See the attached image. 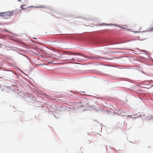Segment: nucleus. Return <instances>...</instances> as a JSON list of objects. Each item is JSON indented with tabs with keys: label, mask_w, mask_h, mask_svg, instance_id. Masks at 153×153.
I'll return each mask as SVG.
<instances>
[{
	"label": "nucleus",
	"mask_w": 153,
	"mask_h": 153,
	"mask_svg": "<svg viewBox=\"0 0 153 153\" xmlns=\"http://www.w3.org/2000/svg\"><path fill=\"white\" fill-rule=\"evenodd\" d=\"M46 69L48 70H51V69L50 68H46Z\"/></svg>",
	"instance_id": "nucleus-12"
},
{
	"label": "nucleus",
	"mask_w": 153,
	"mask_h": 153,
	"mask_svg": "<svg viewBox=\"0 0 153 153\" xmlns=\"http://www.w3.org/2000/svg\"><path fill=\"white\" fill-rule=\"evenodd\" d=\"M95 58H97V59H102V58L100 56H99V57H96ZM105 57L102 58V59H105Z\"/></svg>",
	"instance_id": "nucleus-8"
},
{
	"label": "nucleus",
	"mask_w": 153,
	"mask_h": 153,
	"mask_svg": "<svg viewBox=\"0 0 153 153\" xmlns=\"http://www.w3.org/2000/svg\"><path fill=\"white\" fill-rule=\"evenodd\" d=\"M150 30L152 31H153V27L151 28Z\"/></svg>",
	"instance_id": "nucleus-10"
},
{
	"label": "nucleus",
	"mask_w": 153,
	"mask_h": 153,
	"mask_svg": "<svg viewBox=\"0 0 153 153\" xmlns=\"http://www.w3.org/2000/svg\"><path fill=\"white\" fill-rule=\"evenodd\" d=\"M108 53H111V52H108Z\"/></svg>",
	"instance_id": "nucleus-14"
},
{
	"label": "nucleus",
	"mask_w": 153,
	"mask_h": 153,
	"mask_svg": "<svg viewBox=\"0 0 153 153\" xmlns=\"http://www.w3.org/2000/svg\"><path fill=\"white\" fill-rule=\"evenodd\" d=\"M149 118H152V119H153V117H151V116H149Z\"/></svg>",
	"instance_id": "nucleus-11"
},
{
	"label": "nucleus",
	"mask_w": 153,
	"mask_h": 153,
	"mask_svg": "<svg viewBox=\"0 0 153 153\" xmlns=\"http://www.w3.org/2000/svg\"><path fill=\"white\" fill-rule=\"evenodd\" d=\"M21 0H18V1H21Z\"/></svg>",
	"instance_id": "nucleus-13"
},
{
	"label": "nucleus",
	"mask_w": 153,
	"mask_h": 153,
	"mask_svg": "<svg viewBox=\"0 0 153 153\" xmlns=\"http://www.w3.org/2000/svg\"><path fill=\"white\" fill-rule=\"evenodd\" d=\"M3 13H1L0 12V16H3Z\"/></svg>",
	"instance_id": "nucleus-9"
},
{
	"label": "nucleus",
	"mask_w": 153,
	"mask_h": 153,
	"mask_svg": "<svg viewBox=\"0 0 153 153\" xmlns=\"http://www.w3.org/2000/svg\"><path fill=\"white\" fill-rule=\"evenodd\" d=\"M65 54L67 55H79L80 56H84L83 55H82L80 53H76L75 52H67L65 53Z\"/></svg>",
	"instance_id": "nucleus-3"
},
{
	"label": "nucleus",
	"mask_w": 153,
	"mask_h": 153,
	"mask_svg": "<svg viewBox=\"0 0 153 153\" xmlns=\"http://www.w3.org/2000/svg\"><path fill=\"white\" fill-rule=\"evenodd\" d=\"M23 6H24V5H22L21 6V7L22 8V10H25V9H27V8H28L29 7H23Z\"/></svg>",
	"instance_id": "nucleus-6"
},
{
	"label": "nucleus",
	"mask_w": 153,
	"mask_h": 153,
	"mask_svg": "<svg viewBox=\"0 0 153 153\" xmlns=\"http://www.w3.org/2000/svg\"><path fill=\"white\" fill-rule=\"evenodd\" d=\"M140 115H138L137 114H136L135 115H134L133 116L134 117H132L134 118H136V117H140Z\"/></svg>",
	"instance_id": "nucleus-5"
},
{
	"label": "nucleus",
	"mask_w": 153,
	"mask_h": 153,
	"mask_svg": "<svg viewBox=\"0 0 153 153\" xmlns=\"http://www.w3.org/2000/svg\"><path fill=\"white\" fill-rule=\"evenodd\" d=\"M3 17L5 19H7L11 17L13 14V12L12 11H8L3 12Z\"/></svg>",
	"instance_id": "nucleus-2"
},
{
	"label": "nucleus",
	"mask_w": 153,
	"mask_h": 153,
	"mask_svg": "<svg viewBox=\"0 0 153 153\" xmlns=\"http://www.w3.org/2000/svg\"><path fill=\"white\" fill-rule=\"evenodd\" d=\"M130 27L131 28V30L135 32H142V27L139 25L134 24L131 25Z\"/></svg>",
	"instance_id": "nucleus-1"
},
{
	"label": "nucleus",
	"mask_w": 153,
	"mask_h": 153,
	"mask_svg": "<svg viewBox=\"0 0 153 153\" xmlns=\"http://www.w3.org/2000/svg\"><path fill=\"white\" fill-rule=\"evenodd\" d=\"M122 112L123 113H121L120 114L122 116H125L126 113L123 111H122Z\"/></svg>",
	"instance_id": "nucleus-7"
},
{
	"label": "nucleus",
	"mask_w": 153,
	"mask_h": 153,
	"mask_svg": "<svg viewBox=\"0 0 153 153\" xmlns=\"http://www.w3.org/2000/svg\"><path fill=\"white\" fill-rule=\"evenodd\" d=\"M75 59H77L75 60V59L74 58H72L71 59H68V60H71L72 61L76 60V61H80V60H84V59H82V58H77V57H76Z\"/></svg>",
	"instance_id": "nucleus-4"
}]
</instances>
